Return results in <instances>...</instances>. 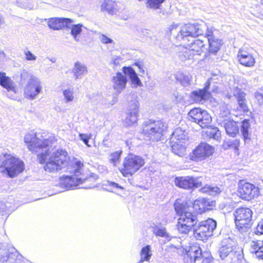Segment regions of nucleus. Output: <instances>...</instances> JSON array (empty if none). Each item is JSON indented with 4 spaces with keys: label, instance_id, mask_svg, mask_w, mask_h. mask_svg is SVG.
Instances as JSON below:
<instances>
[{
    "label": "nucleus",
    "instance_id": "nucleus-1",
    "mask_svg": "<svg viewBox=\"0 0 263 263\" xmlns=\"http://www.w3.org/2000/svg\"><path fill=\"white\" fill-rule=\"evenodd\" d=\"M47 133H27L24 137V142L29 150L33 153H39L38 157L40 163H46L44 169L46 172L54 173L62 169L67 164V152L58 149L50 154L49 148L43 151L50 144L54 142V138L49 137Z\"/></svg>",
    "mask_w": 263,
    "mask_h": 263
},
{
    "label": "nucleus",
    "instance_id": "nucleus-2",
    "mask_svg": "<svg viewBox=\"0 0 263 263\" xmlns=\"http://www.w3.org/2000/svg\"><path fill=\"white\" fill-rule=\"evenodd\" d=\"M72 170L70 172L73 174L71 176H66L61 179V186L66 190L73 189L83 183L90 182V184L83 186L85 189H91L97 179L96 176L87 177L84 169V164L80 160L74 159L72 162Z\"/></svg>",
    "mask_w": 263,
    "mask_h": 263
},
{
    "label": "nucleus",
    "instance_id": "nucleus-3",
    "mask_svg": "<svg viewBox=\"0 0 263 263\" xmlns=\"http://www.w3.org/2000/svg\"><path fill=\"white\" fill-rule=\"evenodd\" d=\"M20 81L21 83H25L24 96L28 100L35 99L43 90L42 80L31 72L24 70L21 74Z\"/></svg>",
    "mask_w": 263,
    "mask_h": 263
},
{
    "label": "nucleus",
    "instance_id": "nucleus-4",
    "mask_svg": "<svg viewBox=\"0 0 263 263\" xmlns=\"http://www.w3.org/2000/svg\"><path fill=\"white\" fill-rule=\"evenodd\" d=\"M233 215L238 231L241 233L248 232L252 225V211L249 208L240 207L234 211Z\"/></svg>",
    "mask_w": 263,
    "mask_h": 263
},
{
    "label": "nucleus",
    "instance_id": "nucleus-5",
    "mask_svg": "<svg viewBox=\"0 0 263 263\" xmlns=\"http://www.w3.org/2000/svg\"><path fill=\"white\" fill-rule=\"evenodd\" d=\"M1 168L4 170L2 172L6 173L11 178H13L24 170V162L18 158L10 154H5L3 156Z\"/></svg>",
    "mask_w": 263,
    "mask_h": 263
},
{
    "label": "nucleus",
    "instance_id": "nucleus-6",
    "mask_svg": "<svg viewBox=\"0 0 263 263\" xmlns=\"http://www.w3.org/2000/svg\"><path fill=\"white\" fill-rule=\"evenodd\" d=\"M144 163V160L141 157L130 154L124 158L122 166L119 170L123 176L128 177L137 172Z\"/></svg>",
    "mask_w": 263,
    "mask_h": 263
},
{
    "label": "nucleus",
    "instance_id": "nucleus-7",
    "mask_svg": "<svg viewBox=\"0 0 263 263\" xmlns=\"http://www.w3.org/2000/svg\"><path fill=\"white\" fill-rule=\"evenodd\" d=\"M216 226V221L212 219L201 221L194 227L193 235L197 240H205L213 235Z\"/></svg>",
    "mask_w": 263,
    "mask_h": 263
},
{
    "label": "nucleus",
    "instance_id": "nucleus-8",
    "mask_svg": "<svg viewBox=\"0 0 263 263\" xmlns=\"http://www.w3.org/2000/svg\"><path fill=\"white\" fill-rule=\"evenodd\" d=\"M198 222L197 215L190 210L185 212L178 219L177 229L180 234H187L192 229L194 230V227L196 226Z\"/></svg>",
    "mask_w": 263,
    "mask_h": 263
},
{
    "label": "nucleus",
    "instance_id": "nucleus-9",
    "mask_svg": "<svg viewBox=\"0 0 263 263\" xmlns=\"http://www.w3.org/2000/svg\"><path fill=\"white\" fill-rule=\"evenodd\" d=\"M185 258L193 263H212L213 257L207 251L202 252L198 245L191 246L186 251Z\"/></svg>",
    "mask_w": 263,
    "mask_h": 263
},
{
    "label": "nucleus",
    "instance_id": "nucleus-10",
    "mask_svg": "<svg viewBox=\"0 0 263 263\" xmlns=\"http://www.w3.org/2000/svg\"><path fill=\"white\" fill-rule=\"evenodd\" d=\"M214 153L215 148L213 146L205 142H201L192 151L190 157L191 160L199 162L208 159Z\"/></svg>",
    "mask_w": 263,
    "mask_h": 263
},
{
    "label": "nucleus",
    "instance_id": "nucleus-11",
    "mask_svg": "<svg viewBox=\"0 0 263 263\" xmlns=\"http://www.w3.org/2000/svg\"><path fill=\"white\" fill-rule=\"evenodd\" d=\"M204 46L205 44L202 40H195L185 47H180L179 48L182 50L179 54L180 59L182 61L186 60L191 59L193 55H200L203 52Z\"/></svg>",
    "mask_w": 263,
    "mask_h": 263
},
{
    "label": "nucleus",
    "instance_id": "nucleus-12",
    "mask_svg": "<svg viewBox=\"0 0 263 263\" xmlns=\"http://www.w3.org/2000/svg\"><path fill=\"white\" fill-rule=\"evenodd\" d=\"M190 121L198 123L202 128L209 126L212 121V117L205 110L200 108H194L188 113Z\"/></svg>",
    "mask_w": 263,
    "mask_h": 263
},
{
    "label": "nucleus",
    "instance_id": "nucleus-13",
    "mask_svg": "<svg viewBox=\"0 0 263 263\" xmlns=\"http://www.w3.org/2000/svg\"><path fill=\"white\" fill-rule=\"evenodd\" d=\"M101 11L107 12L109 15L115 16L123 20H127L128 18L124 8H121L118 4L113 0H104L101 5Z\"/></svg>",
    "mask_w": 263,
    "mask_h": 263
},
{
    "label": "nucleus",
    "instance_id": "nucleus-14",
    "mask_svg": "<svg viewBox=\"0 0 263 263\" xmlns=\"http://www.w3.org/2000/svg\"><path fill=\"white\" fill-rule=\"evenodd\" d=\"M136 98V96L134 95H130L127 98L128 101L131 98L124 120L125 124L127 126L134 125L138 120L139 103Z\"/></svg>",
    "mask_w": 263,
    "mask_h": 263
},
{
    "label": "nucleus",
    "instance_id": "nucleus-15",
    "mask_svg": "<svg viewBox=\"0 0 263 263\" xmlns=\"http://www.w3.org/2000/svg\"><path fill=\"white\" fill-rule=\"evenodd\" d=\"M238 192L242 199L248 201L259 195L258 187L243 180H240L238 183Z\"/></svg>",
    "mask_w": 263,
    "mask_h": 263
},
{
    "label": "nucleus",
    "instance_id": "nucleus-16",
    "mask_svg": "<svg viewBox=\"0 0 263 263\" xmlns=\"http://www.w3.org/2000/svg\"><path fill=\"white\" fill-rule=\"evenodd\" d=\"M175 183L176 186L186 190L198 188L202 186V182L199 178L190 176L176 177Z\"/></svg>",
    "mask_w": 263,
    "mask_h": 263
},
{
    "label": "nucleus",
    "instance_id": "nucleus-17",
    "mask_svg": "<svg viewBox=\"0 0 263 263\" xmlns=\"http://www.w3.org/2000/svg\"><path fill=\"white\" fill-rule=\"evenodd\" d=\"M14 248L4 244L0 245V261L2 262L17 263L18 255L13 252Z\"/></svg>",
    "mask_w": 263,
    "mask_h": 263
},
{
    "label": "nucleus",
    "instance_id": "nucleus-18",
    "mask_svg": "<svg viewBox=\"0 0 263 263\" xmlns=\"http://www.w3.org/2000/svg\"><path fill=\"white\" fill-rule=\"evenodd\" d=\"M167 128V123L162 120L148 119L143 123L142 132H164Z\"/></svg>",
    "mask_w": 263,
    "mask_h": 263
},
{
    "label": "nucleus",
    "instance_id": "nucleus-19",
    "mask_svg": "<svg viewBox=\"0 0 263 263\" xmlns=\"http://www.w3.org/2000/svg\"><path fill=\"white\" fill-rule=\"evenodd\" d=\"M111 82L114 90L120 94L126 88L127 79L123 72H117L111 77Z\"/></svg>",
    "mask_w": 263,
    "mask_h": 263
},
{
    "label": "nucleus",
    "instance_id": "nucleus-20",
    "mask_svg": "<svg viewBox=\"0 0 263 263\" xmlns=\"http://www.w3.org/2000/svg\"><path fill=\"white\" fill-rule=\"evenodd\" d=\"M0 85L7 89L8 91L7 96L12 99H14L13 94L17 92L15 84L11 79L6 76V73L0 72Z\"/></svg>",
    "mask_w": 263,
    "mask_h": 263
},
{
    "label": "nucleus",
    "instance_id": "nucleus-21",
    "mask_svg": "<svg viewBox=\"0 0 263 263\" xmlns=\"http://www.w3.org/2000/svg\"><path fill=\"white\" fill-rule=\"evenodd\" d=\"M215 201L200 198L194 201L193 208L197 212L201 214L206 211L211 210L215 206Z\"/></svg>",
    "mask_w": 263,
    "mask_h": 263
},
{
    "label": "nucleus",
    "instance_id": "nucleus-22",
    "mask_svg": "<svg viewBox=\"0 0 263 263\" xmlns=\"http://www.w3.org/2000/svg\"><path fill=\"white\" fill-rule=\"evenodd\" d=\"M238 58L240 63L246 67H252L255 63V58L252 53L245 50L243 48L239 50Z\"/></svg>",
    "mask_w": 263,
    "mask_h": 263
},
{
    "label": "nucleus",
    "instance_id": "nucleus-23",
    "mask_svg": "<svg viewBox=\"0 0 263 263\" xmlns=\"http://www.w3.org/2000/svg\"><path fill=\"white\" fill-rule=\"evenodd\" d=\"M234 241L230 237L223 239L221 242L219 252L222 259L225 258L233 250Z\"/></svg>",
    "mask_w": 263,
    "mask_h": 263
},
{
    "label": "nucleus",
    "instance_id": "nucleus-24",
    "mask_svg": "<svg viewBox=\"0 0 263 263\" xmlns=\"http://www.w3.org/2000/svg\"><path fill=\"white\" fill-rule=\"evenodd\" d=\"M71 72L75 80H81L87 74V67L85 64L80 61H77L71 69Z\"/></svg>",
    "mask_w": 263,
    "mask_h": 263
},
{
    "label": "nucleus",
    "instance_id": "nucleus-25",
    "mask_svg": "<svg viewBox=\"0 0 263 263\" xmlns=\"http://www.w3.org/2000/svg\"><path fill=\"white\" fill-rule=\"evenodd\" d=\"M250 251L259 260H263V240H254L250 242Z\"/></svg>",
    "mask_w": 263,
    "mask_h": 263
},
{
    "label": "nucleus",
    "instance_id": "nucleus-26",
    "mask_svg": "<svg viewBox=\"0 0 263 263\" xmlns=\"http://www.w3.org/2000/svg\"><path fill=\"white\" fill-rule=\"evenodd\" d=\"M71 22V18L65 17H53L48 21V26L53 30H60L63 27H66L68 22Z\"/></svg>",
    "mask_w": 263,
    "mask_h": 263
},
{
    "label": "nucleus",
    "instance_id": "nucleus-27",
    "mask_svg": "<svg viewBox=\"0 0 263 263\" xmlns=\"http://www.w3.org/2000/svg\"><path fill=\"white\" fill-rule=\"evenodd\" d=\"M233 95L236 97L239 107L244 111H248V105L246 99V93L240 88L235 87L233 90Z\"/></svg>",
    "mask_w": 263,
    "mask_h": 263
},
{
    "label": "nucleus",
    "instance_id": "nucleus-28",
    "mask_svg": "<svg viewBox=\"0 0 263 263\" xmlns=\"http://www.w3.org/2000/svg\"><path fill=\"white\" fill-rule=\"evenodd\" d=\"M209 85V82H207L204 88L193 91L191 94V98L196 102H200L206 100L209 97L208 89Z\"/></svg>",
    "mask_w": 263,
    "mask_h": 263
},
{
    "label": "nucleus",
    "instance_id": "nucleus-29",
    "mask_svg": "<svg viewBox=\"0 0 263 263\" xmlns=\"http://www.w3.org/2000/svg\"><path fill=\"white\" fill-rule=\"evenodd\" d=\"M74 21L71 19V22H68L66 28L70 30V34L76 42L80 41V34L84 27L82 24H73Z\"/></svg>",
    "mask_w": 263,
    "mask_h": 263
},
{
    "label": "nucleus",
    "instance_id": "nucleus-30",
    "mask_svg": "<svg viewBox=\"0 0 263 263\" xmlns=\"http://www.w3.org/2000/svg\"><path fill=\"white\" fill-rule=\"evenodd\" d=\"M186 24L188 29L191 33L192 37H196L203 34L205 28V23L204 22H202L201 24L188 23Z\"/></svg>",
    "mask_w": 263,
    "mask_h": 263
},
{
    "label": "nucleus",
    "instance_id": "nucleus-31",
    "mask_svg": "<svg viewBox=\"0 0 263 263\" xmlns=\"http://www.w3.org/2000/svg\"><path fill=\"white\" fill-rule=\"evenodd\" d=\"M123 73L127 76L130 79L133 84L136 86H141L142 83L138 77L135 70L130 67H123L122 68Z\"/></svg>",
    "mask_w": 263,
    "mask_h": 263
},
{
    "label": "nucleus",
    "instance_id": "nucleus-32",
    "mask_svg": "<svg viewBox=\"0 0 263 263\" xmlns=\"http://www.w3.org/2000/svg\"><path fill=\"white\" fill-rule=\"evenodd\" d=\"M209 52L216 54L222 44V41L217 37H210L209 40Z\"/></svg>",
    "mask_w": 263,
    "mask_h": 263
},
{
    "label": "nucleus",
    "instance_id": "nucleus-33",
    "mask_svg": "<svg viewBox=\"0 0 263 263\" xmlns=\"http://www.w3.org/2000/svg\"><path fill=\"white\" fill-rule=\"evenodd\" d=\"M152 255V253L149 245H146L143 247L140 251V260L137 263H143V261L149 262Z\"/></svg>",
    "mask_w": 263,
    "mask_h": 263
},
{
    "label": "nucleus",
    "instance_id": "nucleus-34",
    "mask_svg": "<svg viewBox=\"0 0 263 263\" xmlns=\"http://www.w3.org/2000/svg\"><path fill=\"white\" fill-rule=\"evenodd\" d=\"M171 79L175 78L177 81L180 82L182 85L186 86L190 84V78L180 72H177L174 74H171Z\"/></svg>",
    "mask_w": 263,
    "mask_h": 263
},
{
    "label": "nucleus",
    "instance_id": "nucleus-35",
    "mask_svg": "<svg viewBox=\"0 0 263 263\" xmlns=\"http://www.w3.org/2000/svg\"><path fill=\"white\" fill-rule=\"evenodd\" d=\"M171 140L172 142H176L184 144L187 141V137L184 133H172Z\"/></svg>",
    "mask_w": 263,
    "mask_h": 263
},
{
    "label": "nucleus",
    "instance_id": "nucleus-36",
    "mask_svg": "<svg viewBox=\"0 0 263 263\" xmlns=\"http://www.w3.org/2000/svg\"><path fill=\"white\" fill-rule=\"evenodd\" d=\"M174 144H172V148L173 152L180 156L182 157L185 154L186 152V147L184 144L173 142Z\"/></svg>",
    "mask_w": 263,
    "mask_h": 263
},
{
    "label": "nucleus",
    "instance_id": "nucleus-37",
    "mask_svg": "<svg viewBox=\"0 0 263 263\" xmlns=\"http://www.w3.org/2000/svg\"><path fill=\"white\" fill-rule=\"evenodd\" d=\"M222 190L217 186L206 185L200 189V191L204 193H208L212 196L219 194Z\"/></svg>",
    "mask_w": 263,
    "mask_h": 263
},
{
    "label": "nucleus",
    "instance_id": "nucleus-38",
    "mask_svg": "<svg viewBox=\"0 0 263 263\" xmlns=\"http://www.w3.org/2000/svg\"><path fill=\"white\" fill-rule=\"evenodd\" d=\"M64 100L65 103H69L74 99V90L72 87H68L62 91Z\"/></svg>",
    "mask_w": 263,
    "mask_h": 263
},
{
    "label": "nucleus",
    "instance_id": "nucleus-39",
    "mask_svg": "<svg viewBox=\"0 0 263 263\" xmlns=\"http://www.w3.org/2000/svg\"><path fill=\"white\" fill-rule=\"evenodd\" d=\"M188 29L187 24L182 26L179 31V33L176 36V39L178 40H181L184 37H192L191 33Z\"/></svg>",
    "mask_w": 263,
    "mask_h": 263
},
{
    "label": "nucleus",
    "instance_id": "nucleus-40",
    "mask_svg": "<svg viewBox=\"0 0 263 263\" xmlns=\"http://www.w3.org/2000/svg\"><path fill=\"white\" fill-rule=\"evenodd\" d=\"M175 210L177 215L181 216L185 212H189L190 210L186 207V204L183 203H180L177 201L174 204Z\"/></svg>",
    "mask_w": 263,
    "mask_h": 263
},
{
    "label": "nucleus",
    "instance_id": "nucleus-41",
    "mask_svg": "<svg viewBox=\"0 0 263 263\" xmlns=\"http://www.w3.org/2000/svg\"><path fill=\"white\" fill-rule=\"evenodd\" d=\"M202 136L205 140L208 141H210L211 139L219 141L221 137V133H204Z\"/></svg>",
    "mask_w": 263,
    "mask_h": 263
},
{
    "label": "nucleus",
    "instance_id": "nucleus-42",
    "mask_svg": "<svg viewBox=\"0 0 263 263\" xmlns=\"http://www.w3.org/2000/svg\"><path fill=\"white\" fill-rule=\"evenodd\" d=\"M122 151H119L110 154L109 156V162L112 164L114 166H116L120 161V158Z\"/></svg>",
    "mask_w": 263,
    "mask_h": 263
},
{
    "label": "nucleus",
    "instance_id": "nucleus-43",
    "mask_svg": "<svg viewBox=\"0 0 263 263\" xmlns=\"http://www.w3.org/2000/svg\"><path fill=\"white\" fill-rule=\"evenodd\" d=\"M164 0H148L147 7L153 9H159Z\"/></svg>",
    "mask_w": 263,
    "mask_h": 263
},
{
    "label": "nucleus",
    "instance_id": "nucleus-44",
    "mask_svg": "<svg viewBox=\"0 0 263 263\" xmlns=\"http://www.w3.org/2000/svg\"><path fill=\"white\" fill-rule=\"evenodd\" d=\"M153 231L154 234L157 236L164 237L166 238L170 237V235L166 232L165 228L155 227L153 229Z\"/></svg>",
    "mask_w": 263,
    "mask_h": 263
},
{
    "label": "nucleus",
    "instance_id": "nucleus-45",
    "mask_svg": "<svg viewBox=\"0 0 263 263\" xmlns=\"http://www.w3.org/2000/svg\"><path fill=\"white\" fill-rule=\"evenodd\" d=\"M224 128L226 132H238L237 123L233 121H229L225 123Z\"/></svg>",
    "mask_w": 263,
    "mask_h": 263
},
{
    "label": "nucleus",
    "instance_id": "nucleus-46",
    "mask_svg": "<svg viewBox=\"0 0 263 263\" xmlns=\"http://www.w3.org/2000/svg\"><path fill=\"white\" fill-rule=\"evenodd\" d=\"M79 137L84 143L88 146H91V145L89 144V141H93L92 136L89 133H80Z\"/></svg>",
    "mask_w": 263,
    "mask_h": 263
},
{
    "label": "nucleus",
    "instance_id": "nucleus-47",
    "mask_svg": "<svg viewBox=\"0 0 263 263\" xmlns=\"http://www.w3.org/2000/svg\"><path fill=\"white\" fill-rule=\"evenodd\" d=\"M99 39L103 44H114V41L104 34L99 33Z\"/></svg>",
    "mask_w": 263,
    "mask_h": 263
},
{
    "label": "nucleus",
    "instance_id": "nucleus-48",
    "mask_svg": "<svg viewBox=\"0 0 263 263\" xmlns=\"http://www.w3.org/2000/svg\"><path fill=\"white\" fill-rule=\"evenodd\" d=\"M24 54L25 55V59L27 61H34L37 59V57L29 50H25Z\"/></svg>",
    "mask_w": 263,
    "mask_h": 263
},
{
    "label": "nucleus",
    "instance_id": "nucleus-49",
    "mask_svg": "<svg viewBox=\"0 0 263 263\" xmlns=\"http://www.w3.org/2000/svg\"><path fill=\"white\" fill-rule=\"evenodd\" d=\"M206 30L205 36L209 39L210 37H216L214 35V31L215 30L212 27H209L205 24V28L204 31Z\"/></svg>",
    "mask_w": 263,
    "mask_h": 263
},
{
    "label": "nucleus",
    "instance_id": "nucleus-50",
    "mask_svg": "<svg viewBox=\"0 0 263 263\" xmlns=\"http://www.w3.org/2000/svg\"><path fill=\"white\" fill-rule=\"evenodd\" d=\"M254 233L256 235H263V219L258 222Z\"/></svg>",
    "mask_w": 263,
    "mask_h": 263
},
{
    "label": "nucleus",
    "instance_id": "nucleus-51",
    "mask_svg": "<svg viewBox=\"0 0 263 263\" xmlns=\"http://www.w3.org/2000/svg\"><path fill=\"white\" fill-rule=\"evenodd\" d=\"M122 62V59L120 56L114 55L111 58L110 63L116 67L120 65Z\"/></svg>",
    "mask_w": 263,
    "mask_h": 263
},
{
    "label": "nucleus",
    "instance_id": "nucleus-52",
    "mask_svg": "<svg viewBox=\"0 0 263 263\" xmlns=\"http://www.w3.org/2000/svg\"><path fill=\"white\" fill-rule=\"evenodd\" d=\"M239 145V141L238 140H235L232 141L231 148V149H234V153H236L237 155L239 154L238 153V147Z\"/></svg>",
    "mask_w": 263,
    "mask_h": 263
},
{
    "label": "nucleus",
    "instance_id": "nucleus-53",
    "mask_svg": "<svg viewBox=\"0 0 263 263\" xmlns=\"http://www.w3.org/2000/svg\"><path fill=\"white\" fill-rule=\"evenodd\" d=\"M241 127V132H248L249 127V120H245L240 123Z\"/></svg>",
    "mask_w": 263,
    "mask_h": 263
},
{
    "label": "nucleus",
    "instance_id": "nucleus-54",
    "mask_svg": "<svg viewBox=\"0 0 263 263\" xmlns=\"http://www.w3.org/2000/svg\"><path fill=\"white\" fill-rule=\"evenodd\" d=\"M254 96L259 104H263V95L262 93L259 92H256L254 93Z\"/></svg>",
    "mask_w": 263,
    "mask_h": 263
},
{
    "label": "nucleus",
    "instance_id": "nucleus-55",
    "mask_svg": "<svg viewBox=\"0 0 263 263\" xmlns=\"http://www.w3.org/2000/svg\"><path fill=\"white\" fill-rule=\"evenodd\" d=\"M232 141H224V143L222 144V147L224 149H230L231 148V145Z\"/></svg>",
    "mask_w": 263,
    "mask_h": 263
},
{
    "label": "nucleus",
    "instance_id": "nucleus-56",
    "mask_svg": "<svg viewBox=\"0 0 263 263\" xmlns=\"http://www.w3.org/2000/svg\"><path fill=\"white\" fill-rule=\"evenodd\" d=\"M110 185L112 186L114 189L117 190H123V187L119 185L118 183L115 182H110Z\"/></svg>",
    "mask_w": 263,
    "mask_h": 263
},
{
    "label": "nucleus",
    "instance_id": "nucleus-57",
    "mask_svg": "<svg viewBox=\"0 0 263 263\" xmlns=\"http://www.w3.org/2000/svg\"><path fill=\"white\" fill-rule=\"evenodd\" d=\"M173 96L175 98V101L177 103L180 102L183 99L182 96L179 95L178 92L177 93H174Z\"/></svg>",
    "mask_w": 263,
    "mask_h": 263
},
{
    "label": "nucleus",
    "instance_id": "nucleus-58",
    "mask_svg": "<svg viewBox=\"0 0 263 263\" xmlns=\"http://www.w3.org/2000/svg\"><path fill=\"white\" fill-rule=\"evenodd\" d=\"M135 65L138 67L140 73H141L142 74L144 73L145 71L143 66L141 64H140L139 63H136Z\"/></svg>",
    "mask_w": 263,
    "mask_h": 263
},
{
    "label": "nucleus",
    "instance_id": "nucleus-59",
    "mask_svg": "<svg viewBox=\"0 0 263 263\" xmlns=\"http://www.w3.org/2000/svg\"><path fill=\"white\" fill-rule=\"evenodd\" d=\"M177 27L178 25L174 23L172 25H171L168 28L169 31L170 32V33H172L173 30L176 29L177 28Z\"/></svg>",
    "mask_w": 263,
    "mask_h": 263
},
{
    "label": "nucleus",
    "instance_id": "nucleus-60",
    "mask_svg": "<svg viewBox=\"0 0 263 263\" xmlns=\"http://www.w3.org/2000/svg\"><path fill=\"white\" fill-rule=\"evenodd\" d=\"M242 134L245 142H247L249 139V133H242Z\"/></svg>",
    "mask_w": 263,
    "mask_h": 263
},
{
    "label": "nucleus",
    "instance_id": "nucleus-61",
    "mask_svg": "<svg viewBox=\"0 0 263 263\" xmlns=\"http://www.w3.org/2000/svg\"><path fill=\"white\" fill-rule=\"evenodd\" d=\"M170 247L172 248H174L175 249H179L181 248V246L180 244V243H179L177 245H174L171 244L170 245Z\"/></svg>",
    "mask_w": 263,
    "mask_h": 263
},
{
    "label": "nucleus",
    "instance_id": "nucleus-62",
    "mask_svg": "<svg viewBox=\"0 0 263 263\" xmlns=\"http://www.w3.org/2000/svg\"><path fill=\"white\" fill-rule=\"evenodd\" d=\"M117 102V99L116 98H115L112 101L111 103H109V104L108 105H106L107 106H109V105H112L114 104H115V103H116Z\"/></svg>",
    "mask_w": 263,
    "mask_h": 263
},
{
    "label": "nucleus",
    "instance_id": "nucleus-63",
    "mask_svg": "<svg viewBox=\"0 0 263 263\" xmlns=\"http://www.w3.org/2000/svg\"><path fill=\"white\" fill-rule=\"evenodd\" d=\"M227 134L229 135V136L233 137H234L236 135V133H227Z\"/></svg>",
    "mask_w": 263,
    "mask_h": 263
},
{
    "label": "nucleus",
    "instance_id": "nucleus-64",
    "mask_svg": "<svg viewBox=\"0 0 263 263\" xmlns=\"http://www.w3.org/2000/svg\"><path fill=\"white\" fill-rule=\"evenodd\" d=\"M102 102H105V99H102Z\"/></svg>",
    "mask_w": 263,
    "mask_h": 263
}]
</instances>
